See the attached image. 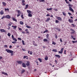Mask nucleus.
<instances>
[{
	"instance_id": "obj_1",
	"label": "nucleus",
	"mask_w": 77,
	"mask_h": 77,
	"mask_svg": "<svg viewBox=\"0 0 77 77\" xmlns=\"http://www.w3.org/2000/svg\"><path fill=\"white\" fill-rule=\"evenodd\" d=\"M6 51L7 53H14V51L9 49H6Z\"/></svg>"
},
{
	"instance_id": "obj_2",
	"label": "nucleus",
	"mask_w": 77,
	"mask_h": 77,
	"mask_svg": "<svg viewBox=\"0 0 77 77\" xmlns=\"http://www.w3.org/2000/svg\"><path fill=\"white\" fill-rule=\"evenodd\" d=\"M70 30H72V32H71V33H72V34H74V33H75V31L74 29H71Z\"/></svg>"
},
{
	"instance_id": "obj_3",
	"label": "nucleus",
	"mask_w": 77,
	"mask_h": 77,
	"mask_svg": "<svg viewBox=\"0 0 77 77\" xmlns=\"http://www.w3.org/2000/svg\"><path fill=\"white\" fill-rule=\"evenodd\" d=\"M17 62L18 63H19V64H21L23 62V61H17Z\"/></svg>"
},
{
	"instance_id": "obj_4",
	"label": "nucleus",
	"mask_w": 77,
	"mask_h": 77,
	"mask_svg": "<svg viewBox=\"0 0 77 77\" xmlns=\"http://www.w3.org/2000/svg\"><path fill=\"white\" fill-rule=\"evenodd\" d=\"M69 10L71 11H72V12H74V10H73V9L71 8V7H70V8H69Z\"/></svg>"
},
{
	"instance_id": "obj_5",
	"label": "nucleus",
	"mask_w": 77,
	"mask_h": 77,
	"mask_svg": "<svg viewBox=\"0 0 77 77\" xmlns=\"http://www.w3.org/2000/svg\"><path fill=\"white\" fill-rule=\"evenodd\" d=\"M2 74H4V75H8V74H7V73L5 72H2Z\"/></svg>"
},
{
	"instance_id": "obj_6",
	"label": "nucleus",
	"mask_w": 77,
	"mask_h": 77,
	"mask_svg": "<svg viewBox=\"0 0 77 77\" xmlns=\"http://www.w3.org/2000/svg\"><path fill=\"white\" fill-rule=\"evenodd\" d=\"M5 17L7 18H8V19L11 18V16H9V15H7Z\"/></svg>"
},
{
	"instance_id": "obj_7",
	"label": "nucleus",
	"mask_w": 77,
	"mask_h": 77,
	"mask_svg": "<svg viewBox=\"0 0 77 77\" xmlns=\"http://www.w3.org/2000/svg\"><path fill=\"white\" fill-rule=\"evenodd\" d=\"M0 30L2 32H6V31L4 29H1Z\"/></svg>"
},
{
	"instance_id": "obj_8",
	"label": "nucleus",
	"mask_w": 77,
	"mask_h": 77,
	"mask_svg": "<svg viewBox=\"0 0 77 77\" xmlns=\"http://www.w3.org/2000/svg\"><path fill=\"white\" fill-rule=\"evenodd\" d=\"M50 17H48L47 19L45 20V21L46 22H47L48 21H50Z\"/></svg>"
},
{
	"instance_id": "obj_9",
	"label": "nucleus",
	"mask_w": 77,
	"mask_h": 77,
	"mask_svg": "<svg viewBox=\"0 0 77 77\" xmlns=\"http://www.w3.org/2000/svg\"><path fill=\"white\" fill-rule=\"evenodd\" d=\"M25 70H24V69H22L21 70V74H23V73H24V72H25Z\"/></svg>"
},
{
	"instance_id": "obj_10",
	"label": "nucleus",
	"mask_w": 77,
	"mask_h": 77,
	"mask_svg": "<svg viewBox=\"0 0 77 77\" xmlns=\"http://www.w3.org/2000/svg\"><path fill=\"white\" fill-rule=\"evenodd\" d=\"M55 56L57 57L58 58H60V56L59 55H55Z\"/></svg>"
},
{
	"instance_id": "obj_11",
	"label": "nucleus",
	"mask_w": 77,
	"mask_h": 77,
	"mask_svg": "<svg viewBox=\"0 0 77 77\" xmlns=\"http://www.w3.org/2000/svg\"><path fill=\"white\" fill-rule=\"evenodd\" d=\"M27 66H29L30 65V63L29 62V61H27V63L26 64Z\"/></svg>"
},
{
	"instance_id": "obj_12",
	"label": "nucleus",
	"mask_w": 77,
	"mask_h": 77,
	"mask_svg": "<svg viewBox=\"0 0 77 77\" xmlns=\"http://www.w3.org/2000/svg\"><path fill=\"white\" fill-rule=\"evenodd\" d=\"M57 19H58V20H59V21H61L62 20V18L60 17H57Z\"/></svg>"
},
{
	"instance_id": "obj_13",
	"label": "nucleus",
	"mask_w": 77,
	"mask_h": 77,
	"mask_svg": "<svg viewBox=\"0 0 77 77\" xmlns=\"http://www.w3.org/2000/svg\"><path fill=\"white\" fill-rule=\"evenodd\" d=\"M0 14L1 15H3V14H4V12H3V11L2 10L0 12Z\"/></svg>"
},
{
	"instance_id": "obj_14",
	"label": "nucleus",
	"mask_w": 77,
	"mask_h": 77,
	"mask_svg": "<svg viewBox=\"0 0 77 77\" xmlns=\"http://www.w3.org/2000/svg\"><path fill=\"white\" fill-rule=\"evenodd\" d=\"M27 12H28V13H29V14H32V11H30L29 10H27Z\"/></svg>"
},
{
	"instance_id": "obj_15",
	"label": "nucleus",
	"mask_w": 77,
	"mask_h": 77,
	"mask_svg": "<svg viewBox=\"0 0 77 77\" xmlns=\"http://www.w3.org/2000/svg\"><path fill=\"white\" fill-rule=\"evenodd\" d=\"M48 57L47 56H46L45 58V60H48Z\"/></svg>"
},
{
	"instance_id": "obj_16",
	"label": "nucleus",
	"mask_w": 77,
	"mask_h": 77,
	"mask_svg": "<svg viewBox=\"0 0 77 77\" xmlns=\"http://www.w3.org/2000/svg\"><path fill=\"white\" fill-rule=\"evenodd\" d=\"M43 41L44 42H47V41H48V40H47V38H45L44 39Z\"/></svg>"
},
{
	"instance_id": "obj_17",
	"label": "nucleus",
	"mask_w": 77,
	"mask_h": 77,
	"mask_svg": "<svg viewBox=\"0 0 77 77\" xmlns=\"http://www.w3.org/2000/svg\"><path fill=\"white\" fill-rule=\"evenodd\" d=\"M12 27H14L13 29H16V28H17V26H12Z\"/></svg>"
},
{
	"instance_id": "obj_18",
	"label": "nucleus",
	"mask_w": 77,
	"mask_h": 77,
	"mask_svg": "<svg viewBox=\"0 0 77 77\" xmlns=\"http://www.w3.org/2000/svg\"><path fill=\"white\" fill-rule=\"evenodd\" d=\"M28 16L29 17H32V14L29 13L28 14Z\"/></svg>"
},
{
	"instance_id": "obj_19",
	"label": "nucleus",
	"mask_w": 77,
	"mask_h": 77,
	"mask_svg": "<svg viewBox=\"0 0 77 77\" xmlns=\"http://www.w3.org/2000/svg\"><path fill=\"white\" fill-rule=\"evenodd\" d=\"M12 20H13V21H16V22H17V19H15V18H13Z\"/></svg>"
},
{
	"instance_id": "obj_20",
	"label": "nucleus",
	"mask_w": 77,
	"mask_h": 77,
	"mask_svg": "<svg viewBox=\"0 0 77 77\" xmlns=\"http://www.w3.org/2000/svg\"><path fill=\"white\" fill-rule=\"evenodd\" d=\"M52 8H51L49 9L47 8V11H51V10H52Z\"/></svg>"
},
{
	"instance_id": "obj_21",
	"label": "nucleus",
	"mask_w": 77,
	"mask_h": 77,
	"mask_svg": "<svg viewBox=\"0 0 77 77\" xmlns=\"http://www.w3.org/2000/svg\"><path fill=\"white\" fill-rule=\"evenodd\" d=\"M26 27H27V28H28V29L31 28V26H26Z\"/></svg>"
},
{
	"instance_id": "obj_22",
	"label": "nucleus",
	"mask_w": 77,
	"mask_h": 77,
	"mask_svg": "<svg viewBox=\"0 0 77 77\" xmlns=\"http://www.w3.org/2000/svg\"><path fill=\"white\" fill-rule=\"evenodd\" d=\"M22 66H23V67H26V64L24 63H23L22 64Z\"/></svg>"
},
{
	"instance_id": "obj_23",
	"label": "nucleus",
	"mask_w": 77,
	"mask_h": 77,
	"mask_svg": "<svg viewBox=\"0 0 77 77\" xmlns=\"http://www.w3.org/2000/svg\"><path fill=\"white\" fill-rule=\"evenodd\" d=\"M69 21L70 23H72V20L71 19H69Z\"/></svg>"
},
{
	"instance_id": "obj_24",
	"label": "nucleus",
	"mask_w": 77,
	"mask_h": 77,
	"mask_svg": "<svg viewBox=\"0 0 77 77\" xmlns=\"http://www.w3.org/2000/svg\"><path fill=\"white\" fill-rule=\"evenodd\" d=\"M38 60L40 62H42V59L41 58H38Z\"/></svg>"
},
{
	"instance_id": "obj_25",
	"label": "nucleus",
	"mask_w": 77,
	"mask_h": 77,
	"mask_svg": "<svg viewBox=\"0 0 77 77\" xmlns=\"http://www.w3.org/2000/svg\"><path fill=\"white\" fill-rule=\"evenodd\" d=\"M17 13L18 14H21V13L20 11L19 10H18L17 11Z\"/></svg>"
},
{
	"instance_id": "obj_26",
	"label": "nucleus",
	"mask_w": 77,
	"mask_h": 77,
	"mask_svg": "<svg viewBox=\"0 0 77 77\" xmlns=\"http://www.w3.org/2000/svg\"><path fill=\"white\" fill-rule=\"evenodd\" d=\"M2 4L4 6H6V3L5 2H2Z\"/></svg>"
},
{
	"instance_id": "obj_27",
	"label": "nucleus",
	"mask_w": 77,
	"mask_h": 77,
	"mask_svg": "<svg viewBox=\"0 0 77 77\" xmlns=\"http://www.w3.org/2000/svg\"><path fill=\"white\" fill-rule=\"evenodd\" d=\"M13 39L14 41H16H16H17V39H16V38H13Z\"/></svg>"
},
{
	"instance_id": "obj_28",
	"label": "nucleus",
	"mask_w": 77,
	"mask_h": 77,
	"mask_svg": "<svg viewBox=\"0 0 77 77\" xmlns=\"http://www.w3.org/2000/svg\"><path fill=\"white\" fill-rule=\"evenodd\" d=\"M56 30H58L59 32H60V29H59V28H56Z\"/></svg>"
},
{
	"instance_id": "obj_29",
	"label": "nucleus",
	"mask_w": 77,
	"mask_h": 77,
	"mask_svg": "<svg viewBox=\"0 0 77 77\" xmlns=\"http://www.w3.org/2000/svg\"><path fill=\"white\" fill-rule=\"evenodd\" d=\"M53 51H54V52H57V50L56 49H54L52 50Z\"/></svg>"
},
{
	"instance_id": "obj_30",
	"label": "nucleus",
	"mask_w": 77,
	"mask_h": 77,
	"mask_svg": "<svg viewBox=\"0 0 77 77\" xmlns=\"http://www.w3.org/2000/svg\"><path fill=\"white\" fill-rule=\"evenodd\" d=\"M68 6H69V8H72V5L70 4H69Z\"/></svg>"
},
{
	"instance_id": "obj_31",
	"label": "nucleus",
	"mask_w": 77,
	"mask_h": 77,
	"mask_svg": "<svg viewBox=\"0 0 77 77\" xmlns=\"http://www.w3.org/2000/svg\"><path fill=\"white\" fill-rule=\"evenodd\" d=\"M63 15H64V16H66V13H65V12H63Z\"/></svg>"
},
{
	"instance_id": "obj_32",
	"label": "nucleus",
	"mask_w": 77,
	"mask_h": 77,
	"mask_svg": "<svg viewBox=\"0 0 77 77\" xmlns=\"http://www.w3.org/2000/svg\"><path fill=\"white\" fill-rule=\"evenodd\" d=\"M72 54L71 52H70V54L69 55V56L70 57H72Z\"/></svg>"
},
{
	"instance_id": "obj_33",
	"label": "nucleus",
	"mask_w": 77,
	"mask_h": 77,
	"mask_svg": "<svg viewBox=\"0 0 77 77\" xmlns=\"http://www.w3.org/2000/svg\"><path fill=\"white\" fill-rule=\"evenodd\" d=\"M22 42L23 43V45H25V43H24V40L22 41Z\"/></svg>"
},
{
	"instance_id": "obj_34",
	"label": "nucleus",
	"mask_w": 77,
	"mask_h": 77,
	"mask_svg": "<svg viewBox=\"0 0 77 77\" xmlns=\"http://www.w3.org/2000/svg\"><path fill=\"white\" fill-rule=\"evenodd\" d=\"M72 42H73V44H74V43L75 42H77V41H72Z\"/></svg>"
},
{
	"instance_id": "obj_35",
	"label": "nucleus",
	"mask_w": 77,
	"mask_h": 77,
	"mask_svg": "<svg viewBox=\"0 0 77 77\" xmlns=\"http://www.w3.org/2000/svg\"><path fill=\"white\" fill-rule=\"evenodd\" d=\"M8 36H11V33H8Z\"/></svg>"
},
{
	"instance_id": "obj_36",
	"label": "nucleus",
	"mask_w": 77,
	"mask_h": 77,
	"mask_svg": "<svg viewBox=\"0 0 77 77\" xmlns=\"http://www.w3.org/2000/svg\"><path fill=\"white\" fill-rule=\"evenodd\" d=\"M48 32V30H46L44 32V33H46V32Z\"/></svg>"
},
{
	"instance_id": "obj_37",
	"label": "nucleus",
	"mask_w": 77,
	"mask_h": 77,
	"mask_svg": "<svg viewBox=\"0 0 77 77\" xmlns=\"http://www.w3.org/2000/svg\"><path fill=\"white\" fill-rule=\"evenodd\" d=\"M11 25L12 23H10L8 24V26H11Z\"/></svg>"
},
{
	"instance_id": "obj_38",
	"label": "nucleus",
	"mask_w": 77,
	"mask_h": 77,
	"mask_svg": "<svg viewBox=\"0 0 77 77\" xmlns=\"http://www.w3.org/2000/svg\"><path fill=\"white\" fill-rule=\"evenodd\" d=\"M20 24H22V25L23 24V22L22 21L20 22Z\"/></svg>"
},
{
	"instance_id": "obj_39",
	"label": "nucleus",
	"mask_w": 77,
	"mask_h": 77,
	"mask_svg": "<svg viewBox=\"0 0 77 77\" xmlns=\"http://www.w3.org/2000/svg\"><path fill=\"white\" fill-rule=\"evenodd\" d=\"M26 57H27V56H24L23 57V59H25V58H26Z\"/></svg>"
},
{
	"instance_id": "obj_40",
	"label": "nucleus",
	"mask_w": 77,
	"mask_h": 77,
	"mask_svg": "<svg viewBox=\"0 0 77 77\" xmlns=\"http://www.w3.org/2000/svg\"><path fill=\"white\" fill-rule=\"evenodd\" d=\"M62 51H58V53H60V54H62Z\"/></svg>"
},
{
	"instance_id": "obj_41",
	"label": "nucleus",
	"mask_w": 77,
	"mask_h": 77,
	"mask_svg": "<svg viewBox=\"0 0 77 77\" xmlns=\"http://www.w3.org/2000/svg\"><path fill=\"white\" fill-rule=\"evenodd\" d=\"M12 43L13 44H16V42H15V41L12 42Z\"/></svg>"
},
{
	"instance_id": "obj_42",
	"label": "nucleus",
	"mask_w": 77,
	"mask_h": 77,
	"mask_svg": "<svg viewBox=\"0 0 77 77\" xmlns=\"http://www.w3.org/2000/svg\"><path fill=\"white\" fill-rule=\"evenodd\" d=\"M25 6H26V7L27 8H28V7H29V5H25Z\"/></svg>"
},
{
	"instance_id": "obj_43",
	"label": "nucleus",
	"mask_w": 77,
	"mask_h": 77,
	"mask_svg": "<svg viewBox=\"0 0 77 77\" xmlns=\"http://www.w3.org/2000/svg\"><path fill=\"white\" fill-rule=\"evenodd\" d=\"M55 23H59V21L57 20H56L55 21Z\"/></svg>"
},
{
	"instance_id": "obj_44",
	"label": "nucleus",
	"mask_w": 77,
	"mask_h": 77,
	"mask_svg": "<svg viewBox=\"0 0 77 77\" xmlns=\"http://www.w3.org/2000/svg\"><path fill=\"white\" fill-rule=\"evenodd\" d=\"M63 49H64L63 48H62L61 49V50L60 51H62L63 52Z\"/></svg>"
},
{
	"instance_id": "obj_45",
	"label": "nucleus",
	"mask_w": 77,
	"mask_h": 77,
	"mask_svg": "<svg viewBox=\"0 0 77 77\" xmlns=\"http://www.w3.org/2000/svg\"><path fill=\"white\" fill-rule=\"evenodd\" d=\"M52 44H53L54 45H56V43L54 42H53Z\"/></svg>"
},
{
	"instance_id": "obj_46",
	"label": "nucleus",
	"mask_w": 77,
	"mask_h": 77,
	"mask_svg": "<svg viewBox=\"0 0 77 77\" xmlns=\"http://www.w3.org/2000/svg\"><path fill=\"white\" fill-rule=\"evenodd\" d=\"M18 39L19 40V41H21V38H18Z\"/></svg>"
},
{
	"instance_id": "obj_47",
	"label": "nucleus",
	"mask_w": 77,
	"mask_h": 77,
	"mask_svg": "<svg viewBox=\"0 0 77 77\" xmlns=\"http://www.w3.org/2000/svg\"><path fill=\"white\" fill-rule=\"evenodd\" d=\"M25 2V1L24 0H23L22 1V3H24Z\"/></svg>"
},
{
	"instance_id": "obj_48",
	"label": "nucleus",
	"mask_w": 77,
	"mask_h": 77,
	"mask_svg": "<svg viewBox=\"0 0 77 77\" xmlns=\"http://www.w3.org/2000/svg\"><path fill=\"white\" fill-rule=\"evenodd\" d=\"M19 30H20V31L22 30V29L20 28H19Z\"/></svg>"
},
{
	"instance_id": "obj_49",
	"label": "nucleus",
	"mask_w": 77,
	"mask_h": 77,
	"mask_svg": "<svg viewBox=\"0 0 77 77\" xmlns=\"http://www.w3.org/2000/svg\"><path fill=\"white\" fill-rule=\"evenodd\" d=\"M60 42H63V41H62V38H60Z\"/></svg>"
},
{
	"instance_id": "obj_50",
	"label": "nucleus",
	"mask_w": 77,
	"mask_h": 77,
	"mask_svg": "<svg viewBox=\"0 0 77 77\" xmlns=\"http://www.w3.org/2000/svg\"><path fill=\"white\" fill-rule=\"evenodd\" d=\"M5 18V17L3 16V17H2L1 18V19H2V20H3V19L4 18Z\"/></svg>"
},
{
	"instance_id": "obj_51",
	"label": "nucleus",
	"mask_w": 77,
	"mask_h": 77,
	"mask_svg": "<svg viewBox=\"0 0 77 77\" xmlns=\"http://www.w3.org/2000/svg\"><path fill=\"white\" fill-rule=\"evenodd\" d=\"M22 5L23 6H24L26 5V4L25 3H23Z\"/></svg>"
},
{
	"instance_id": "obj_52",
	"label": "nucleus",
	"mask_w": 77,
	"mask_h": 77,
	"mask_svg": "<svg viewBox=\"0 0 77 77\" xmlns=\"http://www.w3.org/2000/svg\"><path fill=\"white\" fill-rule=\"evenodd\" d=\"M55 38H56V39H57V35H55Z\"/></svg>"
},
{
	"instance_id": "obj_53",
	"label": "nucleus",
	"mask_w": 77,
	"mask_h": 77,
	"mask_svg": "<svg viewBox=\"0 0 77 77\" xmlns=\"http://www.w3.org/2000/svg\"><path fill=\"white\" fill-rule=\"evenodd\" d=\"M12 39H13V38H14V35H12Z\"/></svg>"
},
{
	"instance_id": "obj_54",
	"label": "nucleus",
	"mask_w": 77,
	"mask_h": 77,
	"mask_svg": "<svg viewBox=\"0 0 77 77\" xmlns=\"http://www.w3.org/2000/svg\"><path fill=\"white\" fill-rule=\"evenodd\" d=\"M66 3H67V4H69V2L68 1H67L66 2Z\"/></svg>"
},
{
	"instance_id": "obj_55",
	"label": "nucleus",
	"mask_w": 77,
	"mask_h": 77,
	"mask_svg": "<svg viewBox=\"0 0 77 77\" xmlns=\"http://www.w3.org/2000/svg\"><path fill=\"white\" fill-rule=\"evenodd\" d=\"M68 14H69V15H71V14L70 13L68 12Z\"/></svg>"
},
{
	"instance_id": "obj_56",
	"label": "nucleus",
	"mask_w": 77,
	"mask_h": 77,
	"mask_svg": "<svg viewBox=\"0 0 77 77\" xmlns=\"http://www.w3.org/2000/svg\"><path fill=\"white\" fill-rule=\"evenodd\" d=\"M21 17H22V18H24V17H23V15H21Z\"/></svg>"
},
{
	"instance_id": "obj_57",
	"label": "nucleus",
	"mask_w": 77,
	"mask_h": 77,
	"mask_svg": "<svg viewBox=\"0 0 77 77\" xmlns=\"http://www.w3.org/2000/svg\"><path fill=\"white\" fill-rule=\"evenodd\" d=\"M49 16H50V15L48 14L46 15V17H49Z\"/></svg>"
},
{
	"instance_id": "obj_58",
	"label": "nucleus",
	"mask_w": 77,
	"mask_h": 77,
	"mask_svg": "<svg viewBox=\"0 0 77 77\" xmlns=\"http://www.w3.org/2000/svg\"><path fill=\"white\" fill-rule=\"evenodd\" d=\"M32 52L30 51V54H32Z\"/></svg>"
},
{
	"instance_id": "obj_59",
	"label": "nucleus",
	"mask_w": 77,
	"mask_h": 77,
	"mask_svg": "<svg viewBox=\"0 0 77 77\" xmlns=\"http://www.w3.org/2000/svg\"><path fill=\"white\" fill-rule=\"evenodd\" d=\"M20 14H18L17 15V17H20Z\"/></svg>"
},
{
	"instance_id": "obj_60",
	"label": "nucleus",
	"mask_w": 77,
	"mask_h": 77,
	"mask_svg": "<svg viewBox=\"0 0 77 77\" xmlns=\"http://www.w3.org/2000/svg\"><path fill=\"white\" fill-rule=\"evenodd\" d=\"M34 45L35 46H38V45L36 44H34Z\"/></svg>"
},
{
	"instance_id": "obj_61",
	"label": "nucleus",
	"mask_w": 77,
	"mask_h": 77,
	"mask_svg": "<svg viewBox=\"0 0 77 77\" xmlns=\"http://www.w3.org/2000/svg\"><path fill=\"white\" fill-rule=\"evenodd\" d=\"M72 26H73V27H75V25H74V24H72Z\"/></svg>"
},
{
	"instance_id": "obj_62",
	"label": "nucleus",
	"mask_w": 77,
	"mask_h": 77,
	"mask_svg": "<svg viewBox=\"0 0 77 77\" xmlns=\"http://www.w3.org/2000/svg\"><path fill=\"white\" fill-rule=\"evenodd\" d=\"M12 46H11V45H10L9 46V48H12Z\"/></svg>"
},
{
	"instance_id": "obj_63",
	"label": "nucleus",
	"mask_w": 77,
	"mask_h": 77,
	"mask_svg": "<svg viewBox=\"0 0 77 77\" xmlns=\"http://www.w3.org/2000/svg\"><path fill=\"white\" fill-rule=\"evenodd\" d=\"M26 33H28V34L29 33V32L27 31Z\"/></svg>"
},
{
	"instance_id": "obj_64",
	"label": "nucleus",
	"mask_w": 77,
	"mask_h": 77,
	"mask_svg": "<svg viewBox=\"0 0 77 77\" xmlns=\"http://www.w3.org/2000/svg\"><path fill=\"white\" fill-rule=\"evenodd\" d=\"M64 54H66V50H65L64 51Z\"/></svg>"
}]
</instances>
